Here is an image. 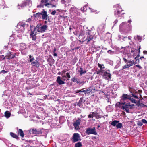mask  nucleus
<instances>
[{"label":"nucleus","instance_id":"1","mask_svg":"<svg viewBox=\"0 0 147 147\" xmlns=\"http://www.w3.org/2000/svg\"><path fill=\"white\" fill-rule=\"evenodd\" d=\"M74 33L76 36H84L85 37H94L96 34L95 31L93 30H86V31L83 30L80 32L76 31L74 32Z\"/></svg>","mask_w":147,"mask_h":147},{"label":"nucleus","instance_id":"2","mask_svg":"<svg viewBox=\"0 0 147 147\" xmlns=\"http://www.w3.org/2000/svg\"><path fill=\"white\" fill-rule=\"evenodd\" d=\"M47 28V26L46 25H44L40 27H38L37 25L36 27V28H34V30L32 31H31V33L30 34V35H34V36H35L36 34V31L37 29L38 32H44L46 30Z\"/></svg>","mask_w":147,"mask_h":147},{"label":"nucleus","instance_id":"3","mask_svg":"<svg viewBox=\"0 0 147 147\" xmlns=\"http://www.w3.org/2000/svg\"><path fill=\"white\" fill-rule=\"evenodd\" d=\"M86 133L88 134H92L95 135H97V133L95 131V129L94 127L92 128H88L86 131Z\"/></svg>","mask_w":147,"mask_h":147},{"label":"nucleus","instance_id":"4","mask_svg":"<svg viewBox=\"0 0 147 147\" xmlns=\"http://www.w3.org/2000/svg\"><path fill=\"white\" fill-rule=\"evenodd\" d=\"M41 15L42 16L43 19L45 20L48 22H49V17L47 15V12L44 9H43L42 11L41 12Z\"/></svg>","mask_w":147,"mask_h":147},{"label":"nucleus","instance_id":"5","mask_svg":"<svg viewBox=\"0 0 147 147\" xmlns=\"http://www.w3.org/2000/svg\"><path fill=\"white\" fill-rule=\"evenodd\" d=\"M80 136L79 134L78 133H74L73 135L72 139V141L73 142H77L80 140Z\"/></svg>","mask_w":147,"mask_h":147},{"label":"nucleus","instance_id":"6","mask_svg":"<svg viewBox=\"0 0 147 147\" xmlns=\"http://www.w3.org/2000/svg\"><path fill=\"white\" fill-rule=\"evenodd\" d=\"M124 13L123 10L119 8L118 9L117 11L115 13V15H118L119 17L122 16Z\"/></svg>","mask_w":147,"mask_h":147},{"label":"nucleus","instance_id":"7","mask_svg":"<svg viewBox=\"0 0 147 147\" xmlns=\"http://www.w3.org/2000/svg\"><path fill=\"white\" fill-rule=\"evenodd\" d=\"M102 76L106 80H109L111 78V74L107 71H105L103 73Z\"/></svg>","mask_w":147,"mask_h":147},{"label":"nucleus","instance_id":"8","mask_svg":"<svg viewBox=\"0 0 147 147\" xmlns=\"http://www.w3.org/2000/svg\"><path fill=\"white\" fill-rule=\"evenodd\" d=\"M80 119L78 118V119L76 120L74 123V126L76 129H79V125H80Z\"/></svg>","mask_w":147,"mask_h":147},{"label":"nucleus","instance_id":"9","mask_svg":"<svg viewBox=\"0 0 147 147\" xmlns=\"http://www.w3.org/2000/svg\"><path fill=\"white\" fill-rule=\"evenodd\" d=\"M48 1L49 0H41L40 5H38L37 7H43L44 6H45L46 4H47Z\"/></svg>","mask_w":147,"mask_h":147},{"label":"nucleus","instance_id":"10","mask_svg":"<svg viewBox=\"0 0 147 147\" xmlns=\"http://www.w3.org/2000/svg\"><path fill=\"white\" fill-rule=\"evenodd\" d=\"M130 106V105L128 104H126L125 105L122 106L121 107V109L122 110H125L126 112L129 113V106Z\"/></svg>","mask_w":147,"mask_h":147},{"label":"nucleus","instance_id":"11","mask_svg":"<svg viewBox=\"0 0 147 147\" xmlns=\"http://www.w3.org/2000/svg\"><path fill=\"white\" fill-rule=\"evenodd\" d=\"M143 123L147 124V121L145 119H142L141 121H138L137 124L138 126H141L143 125Z\"/></svg>","mask_w":147,"mask_h":147},{"label":"nucleus","instance_id":"12","mask_svg":"<svg viewBox=\"0 0 147 147\" xmlns=\"http://www.w3.org/2000/svg\"><path fill=\"white\" fill-rule=\"evenodd\" d=\"M93 39V37H87V38L84 39V38H83L82 40H80V41L81 42V43L84 42H86V44H87L89 42L92 40Z\"/></svg>","mask_w":147,"mask_h":147},{"label":"nucleus","instance_id":"13","mask_svg":"<svg viewBox=\"0 0 147 147\" xmlns=\"http://www.w3.org/2000/svg\"><path fill=\"white\" fill-rule=\"evenodd\" d=\"M22 6H28L30 7L32 5V2L30 0H27L25 1L22 4Z\"/></svg>","mask_w":147,"mask_h":147},{"label":"nucleus","instance_id":"14","mask_svg":"<svg viewBox=\"0 0 147 147\" xmlns=\"http://www.w3.org/2000/svg\"><path fill=\"white\" fill-rule=\"evenodd\" d=\"M130 95L123 94L121 96V99L123 101L127 99L129 100L130 98Z\"/></svg>","mask_w":147,"mask_h":147},{"label":"nucleus","instance_id":"15","mask_svg":"<svg viewBox=\"0 0 147 147\" xmlns=\"http://www.w3.org/2000/svg\"><path fill=\"white\" fill-rule=\"evenodd\" d=\"M56 81L60 85L63 84L65 83L64 81L61 80V77L60 76H58L57 77Z\"/></svg>","mask_w":147,"mask_h":147},{"label":"nucleus","instance_id":"16","mask_svg":"<svg viewBox=\"0 0 147 147\" xmlns=\"http://www.w3.org/2000/svg\"><path fill=\"white\" fill-rule=\"evenodd\" d=\"M29 132L30 134H38V131L36 129L31 128L29 130Z\"/></svg>","mask_w":147,"mask_h":147},{"label":"nucleus","instance_id":"17","mask_svg":"<svg viewBox=\"0 0 147 147\" xmlns=\"http://www.w3.org/2000/svg\"><path fill=\"white\" fill-rule=\"evenodd\" d=\"M7 56L9 57V59H11L14 58L15 55L12 52H9L7 53Z\"/></svg>","mask_w":147,"mask_h":147},{"label":"nucleus","instance_id":"18","mask_svg":"<svg viewBox=\"0 0 147 147\" xmlns=\"http://www.w3.org/2000/svg\"><path fill=\"white\" fill-rule=\"evenodd\" d=\"M85 100H83L82 97L81 98L79 102L77 103V104L80 107L82 105L83 103L84 102H85Z\"/></svg>","mask_w":147,"mask_h":147},{"label":"nucleus","instance_id":"19","mask_svg":"<svg viewBox=\"0 0 147 147\" xmlns=\"http://www.w3.org/2000/svg\"><path fill=\"white\" fill-rule=\"evenodd\" d=\"M31 65L33 66H36L37 67L39 66V62L37 60H35L31 62Z\"/></svg>","mask_w":147,"mask_h":147},{"label":"nucleus","instance_id":"20","mask_svg":"<svg viewBox=\"0 0 147 147\" xmlns=\"http://www.w3.org/2000/svg\"><path fill=\"white\" fill-rule=\"evenodd\" d=\"M47 61L50 63L53 64L55 60L51 56L48 59H47Z\"/></svg>","mask_w":147,"mask_h":147},{"label":"nucleus","instance_id":"21","mask_svg":"<svg viewBox=\"0 0 147 147\" xmlns=\"http://www.w3.org/2000/svg\"><path fill=\"white\" fill-rule=\"evenodd\" d=\"M128 88L129 91L130 92L131 94L134 93L136 91L135 89L134 88L133 86H128Z\"/></svg>","mask_w":147,"mask_h":147},{"label":"nucleus","instance_id":"22","mask_svg":"<svg viewBox=\"0 0 147 147\" xmlns=\"http://www.w3.org/2000/svg\"><path fill=\"white\" fill-rule=\"evenodd\" d=\"M18 134H19L22 138H23L24 137V134L22 130L21 129H19L18 130Z\"/></svg>","mask_w":147,"mask_h":147},{"label":"nucleus","instance_id":"23","mask_svg":"<svg viewBox=\"0 0 147 147\" xmlns=\"http://www.w3.org/2000/svg\"><path fill=\"white\" fill-rule=\"evenodd\" d=\"M11 113L8 111H7L5 113V117L7 118L11 116Z\"/></svg>","mask_w":147,"mask_h":147},{"label":"nucleus","instance_id":"24","mask_svg":"<svg viewBox=\"0 0 147 147\" xmlns=\"http://www.w3.org/2000/svg\"><path fill=\"white\" fill-rule=\"evenodd\" d=\"M119 122V121L117 120H114L110 124L112 125L113 126H116L117 123Z\"/></svg>","mask_w":147,"mask_h":147},{"label":"nucleus","instance_id":"25","mask_svg":"<svg viewBox=\"0 0 147 147\" xmlns=\"http://www.w3.org/2000/svg\"><path fill=\"white\" fill-rule=\"evenodd\" d=\"M129 51H131V53H133V55H134L135 54V53L137 51L136 49L132 48L131 47H129Z\"/></svg>","mask_w":147,"mask_h":147},{"label":"nucleus","instance_id":"26","mask_svg":"<svg viewBox=\"0 0 147 147\" xmlns=\"http://www.w3.org/2000/svg\"><path fill=\"white\" fill-rule=\"evenodd\" d=\"M10 134L11 136L13 138H14L16 139H18L19 137L18 136L16 135V134H14L13 133L11 132L10 133Z\"/></svg>","mask_w":147,"mask_h":147},{"label":"nucleus","instance_id":"27","mask_svg":"<svg viewBox=\"0 0 147 147\" xmlns=\"http://www.w3.org/2000/svg\"><path fill=\"white\" fill-rule=\"evenodd\" d=\"M80 71H78L80 73V74L81 76L83 74H85L86 73V70H83V69L82 68H80Z\"/></svg>","mask_w":147,"mask_h":147},{"label":"nucleus","instance_id":"28","mask_svg":"<svg viewBox=\"0 0 147 147\" xmlns=\"http://www.w3.org/2000/svg\"><path fill=\"white\" fill-rule=\"evenodd\" d=\"M88 6L87 4L85 5L82 8H81V10L83 12L86 11L87 10V7Z\"/></svg>","mask_w":147,"mask_h":147},{"label":"nucleus","instance_id":"29","mask_svg":"<svg viewBox=\"0 0 147 147\" xmlns=\"http://www.w3.org/2000/svg\"><path fill=\"white\" fill-rule=\"evenodd\" d=\"M127 63H129V65H131V66H133L134 64H136V62H134V60H128Z\"/></svg>","mask_w":147,"mask_h":147},{"label":"nucleus","instance_id":"30","mask_svg":"<svg viewBox=\"0 0 147 147\" xmlns=\"http://www.w3.org/2000/svg\"><path fill=\"white\" fill-rule=\"evenodd\" d=\"M116 127L117 129L122 128L123 127L121 123L118 122V123H117Z\"/></svg>","mask_w":147,"mask_h":147},{"label":"nucleus","instance_id":"31","mask_svg":"<svg viewBox=\"0 0 147 147\" xmlns=\"http://www.w3.org/2000/svg\"><path fill=\"white\" fill-rule=\"evenodd\" d=\"M18 26H21L20 27L21 28V29L22 30L21 32H22L24 30L25 24L22 23H21L19 24Z\"/></svg>","mask_w":147,"mask_h":147},{"label":"nucleus","instance_id":"32","mask_svg":"<svg viewBox=\"0 0 147 147\" xmlns=\"http://www.w3.org/2000/svg\"><path fill=\"white\" fill-rule=\"evenodd\" d=\"M131 96L130 95V98H129V100L131 102H132V103H136L137 102L135 99L133 98H131Z\"/></svg>","mask_w":147,"mask_h":147},{"label":"nucleus","instance_id":"33","mask_svg":"<svg viewBox=\"0 0 147 147\" xmlns=\"http://www.w3.org/2000/svg\"><path fill=\"white\" fill-rule=\"evenodd\" d=\"M82 146V144L81 142H78L75 144V147H81Z\"/></svg>","mask_w":147,"mask_h":147},{"label":"nucleus","instance_id":"34","mask_svg":"<svg viewBox=\"0 0 147 147\" xmlns=\"http://www.w3.org/2000/svg\"><path fill=\"white\" fill-rule=\"evenodd\" d=\"M130 67H131V65H129L128 64H127L123 66V69H123L126 68H128Z\"/></svg>","mask_w":147,"mask_h":147},{"label":"nucleus","instance_id":"35","mask_svg":"<svg viewBox=\"0 0 147 147\" xmlns=\"http://www.w3.org/2000/svg\"><path fill=\"white\" fill-rule=\"evenodd\" d=\"M121 105H122L121 103L120 102H118L116 104L115 106L117 107L121 108Z\"/></svg>","mask_w":147,"mask_h":147},{"label":"nucleus","instance_id":"36","mask_svg":"<svg viewBox=\"0 0 147 147\" xmlns=\"http://www.w3.org/2000/svg\"><path fill=\"white\" fill-rule=\"evenodd\" d=\"M65 76L67 78V80H69V79L71 78V76L70 75V74L69 73L67 72V73H66Z\"/></svg>","mask_w":147,"mask_h":147},{"label":"nucleus","instance_id":"37","mask_svg":"<svg viewBox=\"0 0 147 147\" xmlns=\"http://www.w3.org/2000/svg\"><path fill=\"white\" fill-rule=\"evenodd\" d=\"M51 1H50L49 3L48 2L47 4H46L45 6L48 7H51Z\"/></svg>","mask_w":147,"mask_h":147},{"label":"nucleus","instance_id":"38","mask_svg":"<svg viewBox=\"0 0 147 147\" xmlns=\"http://www.w3.org/2000/svg\"><path fill=\"white\" fill-rule=\"evenodd\" d=\"M41 15V12H38L35 14L34 16L36 17L39 18Z\"/></svg>","mask_w":147,"mask_h":147},{"label":"nucleus","instance_id":"39","mask_svg":"<svg viewBox=\"0 0 147 147\" xmlns=\"http://www.w3.org/2000/svg\"><path fill=\"white\" fill-rule=\"evenodd\" d=\"M84 92L85 94H86L89 93L91 91L90 90L87 89L85 90V91H84Z\"/></svg>","mask_w":147,"mask_h":147},{"label":"nucleus","instance_id":"40","mask_svg":"<svg viewBox=\"0 0 147 147\" xmlns=\"http://www.w3.org/2000/svg\"><path fill=\"white\" fill-rule=\"evenodd\" d=\"M136 105L138 107H139L140 106H142V104L143 103H141L140 102V101L138 100L137 102Z\"/></svg>","mask_w":147,"mask_h":147},{"label":"nucleus","instance_id":"41","mask_svg":"<svg viewBox=\"0 0 147 147\" xmlns=\"http://www.w3.org/2000/svg\"><path fill=\"white\" fill-rule=\"evenodd\" d=\"M95 117L96 119H99L101 118V116L98 114V113H96V115L95 116Z\"/></svg>","mask_w":147,"mask_h":147},{"label":"nucleus","instance_id":"42","mask_svg":"<svg viewBox=\"0 0 147 147\" xmlns=\"http://www.w3.org/2000/svg\"><path fill=\"white\" fill-rule=\"evenodd\" d=\"M134 94V93H131V95H132V97H133L135 98L139 99L138 98V96H137L135 95Z\"/></svg>","mask_w":147,"mask_h":147},{"label":"nucleus","instance_id":"43","mask_svg":"<svg viewBox=\"0 0 147 147\" xmlns=\"http://www.w3.org/2000/svg\"><path fill=\"white\" fill-rule=\"evenodd\" d=\"M71 81L73 82H75L77 81V80L76 79L75 77H73L71 79Z\"/></svg>","mask_w":147,"mask_h":147},{"label":"nucleus","instance_id":"44","mask_svg":"<svg viewBox=\"0 0 147 147\" xmlns=\"http://www.w3.org/2000/svg\"><path fill=\"white\" fill-rule=\"evenodd\" d=\"M62 78L64 80H67V78L65 75L62 76Z\"/></svg>","mask_w":147,"mask_h":147},{"label":"nucleus","instance_id":"45","mask_svg":"<svg viewBox=\"0 0 147 147\" xmlns=\"http://www.w3.org/2000/svg\"><path fill=\"white\" fill-rule=\"evenodd\" d=\"M88 117L89 118H93V115L92 113H91V112L90 113L89 115H88Z\"/></svg>","mask_w":147,"mask_h":147},{"label":"nucleus","instance_id":"46","mask_svg":"<svg viewBox=\"0 0 147 147\" xmlns=\"http://www.w3.org/2000/svg\"><path fill=\"white\" fill-rule=\"evenodd\" d=\"M66 71H67L66 70V69H65L63 70L62 71H61L62 74H61V75L62 76H63V74H65V73L66 72Z\"/></svg>","mask_w":147,"mask_h":147},{"label":"nucleus","instance_id":"47","mask_svg":"<svg viewBox=\"0 0 147 147\" xmlns=\"http://www.w3.org/2000/svg\"><path fill=\"white\" fill-rule=\"evenodd\" d=\"M7 72L8 71H5V70H2L0 72V74L2 73L5 74L7 73Z\"/></svg>","mask_w":147,"mask_h":147},{"label":"nucleus","instance_id":"48","mask_svg":"<svg viewBox=\"0 0 147 147\" xmlns=\"http://www.w3.org/2000/svg\"><path fill=\"white\" fill-rule=\"evenodd\" d=\"M98 67L100 68L101 69L100 71H101V70L103 69V67L102 65L99 63H98Z\"/></svg>","mask_w":147,"mask_h":147},{"label":"nucleus","instance_id":"49","mask_svg":"<svg viewBox=\"0 0 147 147\" xmlns=\"http://www.w3.org/2000/svg\"><path fill=\"white\" fill-rule=\"evenodd\" d=\"M107 53H108L111 54H112L113 53H114V51H112L111 50H109L107 51Z\"/></svg>","mask_w":147,"mask_h":147},{"label":"nucleus","instance_id":"50","mask_svg":"<svg viewBox=\"0 0 147 147\" xmlns=\"http://www.w3.org/2000/svg\"><path fill=\"white\" fill-rule=\"evenodd\" d=\"M137 58H138L137 57H136L134 58V59H135L136 60V61H135V62H136V63H139V59H138Z\"/></svg>","mask_w":147,"mask_h":147},{"label":"nucleus","instance_id":"51","mask_svg":"<svg viewBox=\"0 0 147 147\" xmlns=\"http://www.w3.org/2000/svg\"><path fill=\"white\" fill-rule=\"evenodd\" d=\"M56 13V11L55 10H54L53 11H52L51 13V14L52 15H55Z\"/></svg>","mask_w":147,"mask_h":147},{"label":"nucleus","instance_id":"52","mask_svg":"<svg viewBox=\"0 0 147 147\" xmlns=\"http://www.w3.org/2000/svg\"><path fill=\"white\" fill-rule=\"evenodd\" d=\"M91 113H92V114L93 115V116L94 117H95V116L96 115V113H97V112H91Z\"/></svg>","mask_w":147,"mask_h":147},{"label":"nucleus","instance_id":"53","mask_svg":"<svg viewBox=\"0 0 147 147\" xmlns=\"http://www.w3.org/2000/svg\"><path fill=\"white\" fill-rule=\"evenodd\" d=\"M123 59L124 60V62L125 63L127 62L128 60H127V59L125 58V57H123Z\"/></svg>","mask_w":147,"mask_h":147},{"label":"nucleus","instance_id":"54","mask_svg":"<svg viewBox=\"0 0 147 147\" xmlns=\"http://www.w3.org/2000/svg\"><path fill=\"white\" fill-rule=\"evenodd\" d=\"M136 66L138 67L140 69L142 68V67L139 65H136Z\"/></svg>","mask_w":147,"mask_h":147},{"label":"nucleus","instance_id":"55","mask_svg":"<svg viewBox=\"0 0 147 147\" xmlns=\"http://www.w3.org/2000/svg\"><path fill=\"white\" fill-rule=\"evenodd\" d=\"M60 17L61 18H65L66 17H64L63 15H60Z\"/></svg>","mask_w":147,"mask_h":147},{"label":"nucleus","instance_id":"56","mask_svg":"<svg viewBox=\"0 0 147 147\" xmlns=\"http://www.w3.org/2000/svg\"><path fill=\"white\" fill-rule=\"evenodd\" d=\"M143 53L144 54H147V51H143Z\"/></svg>","mask_w":147,"mask_h":147},{"label":"nucleus","instance_id":"57","mask_svg":"<svg viewBox=\"0 0 147 147\" xmlns=\"http://www.w3.org/2000/svg\"><path fill=\"white\" fill-rule=\"evenodd\" d=\"M57 49L55 47L54 48V50L53 51V53H55Z\"/></svg>","mask_w":147,"mask_h":147},{"label":"nucleus","instance_id":"58","mask_svg":"<svg viewBox=\"0 0 147 147\" xmlns=\"http://www.w3.org/2000/svg\"><path fill=\"white\" fill-rule=\"evenodd\" d=\"M118 22V20L116 19L114 22V24H116Z\"/></svg>","mask_w":147,"mask_h":147},{"label":"nucleus","instance_id":"59","mask_svg":"<svg viewBox=\"0 0 147 147\" xmlns=\"http://www.w3.org/2000/svg\"><path fill=\"white\" fill-rule=\"evenodd\" d=\"M76 93H78L80 92V90H77L76 92Z\"/></svg>","mask_w":147,"mask_h":147},{"label":"nucleus","instance_id":"60","mask_svg":"<svg viewBox=\"0 0 147 147\" xmlns=\"http://www.w3.org/2000/svg\"><path fill=\"white\" fill-rule=\"evenodd\" d=\"M34 60V58L33 57L32 58H31L30 59V61L31 62H32V61Z\"/></svg>","mask_w":147,"mask_h":147},{"label":"nucleus","instance_id":"61","mask_svg":"<svg viewBox=\"0 0 147 147\" xmlns=\"http://www.w3.org/2000/svg\"><path fill=\"white\" fill-rule=\"evenodd\" d=\"M56 5H52L51 4V8H53V7H56Z\"/></svg>","mask_w":147,"mask_h":147},{"label":"nucleus","instance_id":"62","mask_svg":"<svg viewBox=\"0 0 147 147\" xmlns=\"http://www.w3.org/2000/svg\"><path fill=\"white\" fill-rule=\"evenodd\" d=\"M129 53H128L127 54V56H128V59H129L130 57V56H129L130 55V51L129 52Z\"/></svg>","mask_w":147,"mask_h":147},{"label":"nucleus","instance_id":"63","mask_svg":"<svg viewBox=\"0 0 147 147\" xmlns=\"http://www.w3.org/2000/svg\"><path fill=\"white\" fill-rule=\"evenodd\" d=\"M138 92L140 93H141L142 92V90H138Z\"/></svg>","mask_w":147,"mask_h":147},{"label":"nucleus","instance_id":"64","mask_svg":"<svg viewBox=\"0 0 147 147\" xmlns=\"http://www.w3.org/2000/svg\"><path fill=\"white\" fill-rule=\"evenodd\" d=\"M53 55L54 56H57V54L56 53H53Z\"/></svg>","mask_w":147,"mask_h":147}]
</instances>
